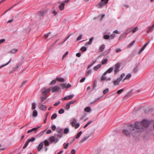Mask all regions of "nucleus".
I'll return each instance as SVG.
<instances>
[{
  "mask_svg": "<svg viewBox=\"0 0 154 154\" xmlns=\"http://www.w3.org/2000/svg\"><path fill=\"white\" fill-rule=\"evenodd\" d=\"M150 124L149 121L146 119H143L141 122H137L134 125V128H131V133H139L143 131L145 128L147 127Z\"/></svg>",
  "mask_w": 154,
  "mask_h": 154,
  "instance_id": "obj_1",
  "label": "nucleus"
},
{
  "mask_svg": "<svg viewBox=\"0 0 154 154\" xmlns=\"http://www.w3.org/2000/svg\"><path fill=\"white\" fill-rule=\"evenodd\" d=\"M109 0H101L99 2L96 6L98 8H101L108 3Z\"/></svg>",
  "mask_w": 154,
  "mask_h": 154,
  "instance_id": "obj_2",
  "label": "nucleus"
},
{
  "mask_svg": "<svg viewBox=\"0 0 154 154\" xmlns=\"http://www.w3.org/2000/svg\"><path fill=\"white\" fill-rule=\"evenodd\" d=\"M131 128H134V127H132V126H131L130 127V128H129V130L130 131V132L128 131V130H123L122 132L123 133H124L126 135L128 136L130 134V133L132 134V135L134 136H135L136 135H139V133H137V132H136L135 133H134L133 134H132L131 133Z\"/></svg>",
  "mask_w": 154,
  "mask_h": 154,
  "instance_id": "obj_3",
  "label": "nucleus"
},
{
  "mask_svg": "<svg viewBox=\"0 0 154 154\" xmlns=\"http://www.w3.org/2000/svg\"><path fill=\"white\" fill-rule=\"evenodd\" d=\"M35 140V139L34 137H32L31 139H29L27 140V141L25 143L24 145L23 146V149L25 148L29 144V143L30 142H33Z\"/></svg>",
  "mask_w": 154,
  "mask_h": 154,
  "instance_id": "obj_4",
  "label": "nucleus"
},
{
  "mask_svg": "<svg viewBox=\"0 0 154 154\" xmlns=\"http://www.w3.org/2000/svg\"><path fill=\"white\" fill-rule=\"evenodd\" d=\"M115 69L114 70V74H116L119 71L120 68V64L119 63H118L115 65Z\"/></svg>",
  "mask_w": 154,
  "mask_h": 154,
  "instance_id": "obj_5",
  "label": "nucleus"
},
{
  "mask_svg": "<svg viewBox=\"0 0 154 154\" xmlns=\"http://www.w3.org/2000/svg\"><path fill=\"white\" fill-rule=\"evenodd\" d=\"M51 91V88L46 89L45 88H43L42 90V93L45 95Z\"/></svg>",
  "mask_w": 154,
  "mask_h": 154,
  "instance_id": "obj_6",
  "label": "nucleus"
},
{
  "mask_svg": "<svg viewBox=\"0 0 154 154\" xmlns=\"http://www.w3.org/2000/svg\"><path fill=\"white\" fill-rule=\"evenodd\" d=\"M60 85L61 87L63 89H64L65 88H67L71 87V85L69 84H66L65 83H61L60 84Z\"/></svg>",
  "mask_w": 154,
  "mask_h": 154,
  "instance_id": "obj_7",
  "label": "nucleus"
},
{
  "mask_svg": "<svg viewBox=\"0 0 154 154\" xmlns=\"http://www.w3.org/2000/svg\"><path fill=\"white\" fill-rule=\"evenodd\" d=\"M38 106L41 110H45L47 109L46 106L45 105H42L41 103H39Z\"/></svg>",
  "mask_w": 154,
  "mask_h": 154,
  "instance_id": "obj_8",
  "label": "nucleus"
},
{
  "mask_svg": "<svg viewBox=\"0 0 154 154\" xmlns=\"http://www.w3.org/2000/svg\"><path fill=\"white\" fill-rule=\"evenodd\" d=\"M121 81L120 79L118 78L115 80L113 81L112 82L113 83L114 85L116 86L118 85Z\"/></svg>",
  "mask_w": 154,
  "mask_h": 154,
  "instance_id": "obj_9",
  "label": "nucleus"
},
{
  "mask_svg": "<svg viewBox=\"0 0 154 154\" xmlns=\"http://www.w3.org/2000/svg\"><path fill=\"white\" fill-rule=\"evenodd\" d=\"M60 89V88L59 86H55L52 88L51 91L52 92L54 93L58 91Z\"/></svg>",
  "mask_w": 154,
  "mask_h": 154,
  "instance_id": "obj_10",
  "label": "nucleus"
},
{
  "mask_svg": "<svg viewBox=\"0 0 154 154\" xmlns=\"http://www.w3.org/2000/svg\"><path fill=\"white\" fill-rule=\"evenodd\" d=\"M47 12V11L46 10H44L39 12L38 14V15L39 17H41L43 16Z\"/></svg>",
  "mask_w": 154,
  "mask_h": 154,
  "instance_id": "obj_11",
  "label": "nucleus"
},
{
  "mask_svg": "<svg viewBox=\"0 0 154 154\" xmlns=\"http://www.w3.org/2000/svg\"><path fill=\"white\" fill-rule=\"evenodd\" d=\"M44 144V142L43 141H42L38 145V147L37 149L38 151H40L41 149L42 148Z\"/></svg>",
  "mask_w": 154,
  "mask_h": 154,
  "instance_id": "obj_12",
  "label": "nucleus"
},
{
  "mask_svg": "<svg viewBox=\"0 0 154 154\" xmlns=\"http://www.w3.org/2000/svg\"><path fill=\"white\" fill-rule=\"evenodd\" d=\"M40 127H41V126H39L38 127L33 128L31 129H30V130H28L27 131V133H29L32 132L33 131L35 132V131H36L37 129H38V128H40Z\"/></svg>",
  "mask_w": 154,
  "mask_h": 154,
  "instance_id": "obj_13",
  "label": "nucleus"
},
{
  "mask_svg": "<svg viewBox=\"0 0 154 154\" xmlns=\"http://www.w3.org/2000/svg\"><path fill=\"white\" fill-rule=\"evenodd\" d=\"M74 95L73 94L70 95L68 96H66V97H64L62 99V100H69L72 99L74 97Z\"/></svg>",
  "mask_w": 154,
  "mask_h": 154,
  "instance_id": "obj_14",
  "label": "nucleus"
},
{
  "mask_svg": "<svg viewBox=\"0 0 154 154\" xmlns=\"http://www.w3.org/2000/svg\"><path fill=\"white\" fill-rule=\"evenodd\" d=\"M149 43V42H148L143 46L141 48L140 51L138 53L139 54H140L142 52V51L144 50V49L146 47L147 45H148Z\"/></svg>",
  "mask_w": 154,
  "mask_h": 154,
  "instance_id": "obj_15",
  "label": "nucleus"
},
{
  "mask_svg": "<svg viewBox=\"0 0 154 154\" xmlns=\"http://www.w3.org/2000/svg\"><path fill=\"white\" fill-rule=\"evenodd\" d=\"M49 140L51 142L53 143L56 141V138L54 136L50 137L49 138Z\"/></svg>",
  "mask_w": 154,
  "mask_h": 154,
  "instance_id": "obj_16",
  "label": "nucleus"
},
{
  "mask_svg": "<svg viewBox=\"0 0 154 154\" xmlns=\"http://www.w3.org/2000/svg\"><path fill=\"white\" fill-rule=\"evenodd\" d=\"M90 136V135H89L88 136H85L84 138H82L81 140L80 141L79 143H82L84 141H85V140H87Z\"/></svg>",
  "mask_w": 154,
  "mask_h": 154,
  "instance_id": "obj_17",
  "label": "nucleus"
},
{
  "mask_svg": "<svg viewBox=\"0 0 154 154\" xmlns=\"http://www.w3.org/2000/svg\"><path fill=\"white\" fill-rule=\"evenodd\" d=\"M106 75V72H104L102 75L101 76V80L102 81H103L104 80H106V77H105V75Z\"/></svg>",
  "mask_w": 154,
  "mask_h": 154,
  "instance_id": "obj_18",
  "label": "nucleus"
},
{
  "mask_svg": "<svg viewBox=\"0 0 154 154\" xmlns=\"http://www.w3.org/2000/svg\"><path fill=\"white\" fill-rule=\"evenodd\" d=\"M65 3H62L59 6L60 10H63L64 8Z\"/></svg>",
  "mask_w": 154,
  "mask_h": 154,
  "instance_id": "obj_19",
  "label": "nucleus"
},
{
  "mask_svg": "<svg viewBox=\"0 0 154 154\" xmlns=\"http://www.w3.org/2000/svg\"><path fill=\"white\" fill-rule=\"evenodd\" d=\"M76 123V120L75 119H73L72 121L71 122V124L74 127L75 126Z\"/></svg>",
  "mask_w": 154,
  "mask_h": 154,
  "instance_id": "obj_20",
  "label": "nucleus"
},
{
  "mask_svg": "<svg viewBox=\"0 0 154 154\" xmlns=\"http://www.w3.org/2000/svg\"><path fill=\"white\" fill-rule=\"evenodd\" d=\"M21 65V64H19L17 65L16 66L14 67L13 68V71H15L18 70V69L20 67Z\"/></svg>",
  "mask_w": 154,
  "mask_h": 154,
  "instance_id": "obj_21",
  "label": "nucleus"
},
{
  "mask_svg": "<svg viewBox=\"0 0 154 154\" xmlns=\"http://www.w3.org/2000/svg\"><path fill=\"white\" fill-rule=\"evenodd\" d=\"M56 80L60 82H63L65 81L64 79L62 78L57 77L56 78Z\"/></svg>",
  "mask_w": 154,
  "mask_h": 154,
  "instance_id": "obj_22",
  "label": "nucleus"
},
{
  "mask_svg": "<svg viewBox=\"0 0 154 154\" xmlns=\"http://www.w3.org/2000/svg\"><path fill=\"white\" fill-rule=\"evenodd\" d=\"M101 66L100 64H98L96 66H95L93 68V69L95 71H97L99 68H100Z\"/></svg>",
  "mask_w": 154,
  "mask_h": 154,
  "instance_id": "obj_23",
  "label": "nucleus"
},
{
  "mask_svg": "<svg viewBox=\"0 0 154 154\" xmlns=\"http://www.w3.org/2000/svg\"><path fill=\"white\" fill-rule=\"evenodd\" d=\"M131 76V75L130 73L128 74L123 79L122 81L124 82L125 80L129 79Z\"/></svg>",
  "mask_w": 154,
  "mask_h": 154,
  "instance_id": "obj_24",
  "label": "nucleus"
},
{
  "mask_svg": "<svg viewBox=\"0 0 154 154\" xmlns=\"http://www.w3.org/2000/svg\"><path fill=\"white\" fill-rule=\"evenodd\" d=\"M105 48V45H102L100 46L99 48V51L102 52L103 51Z\"/></svg>",
  "mask_w": 154,
  "mask_h": 154,
  "instance_id": "obj_25",
  "label": "nucleus"
},
{
  "mask_svg": "<svg viewBox=\"0 0 154 154\" xmlns=\"http://www.w3.org/2000/svg\"><path fill=\"white\" fill-rule=\"evenodd\" d=\"M113 68L112 67H111L106 72H106V74L107 73H110L113 70Z\"/></svg>",
  "mask_w": 154,
  "mask_h": 154,
  "instance_id": "obj_26",
  "label": "nucleus"
},
{
  "mask_svg": "<svg viewBox=\"0 0 154 154\" xmlns=\"http://www.w3.org/2000/svg\"><path fill=\"white\" fill-rule=\"evenodd\" d=\"M11 60V59H10V60L8 63H6L5 64L2 65L1 66H0V69L4 67V66H7L8 64L10 63Z\"/></svg>",
  "mask_w": 154,
  "mask_h": 154,
  "instance_id": "obj_27",
  "label": "nucleus"
},
{
  "mask_svg": "<svg viewBox=\"0 0 154 154\" xmlns=\"http://www.w3.org/2000/svg\"><path fill=\"white\" fill-rule=\"evenodd\" d=\"M38 115V112L36 110H34L32 112V116L36 117Z\"/></svg>",
  "mask_w": 154,
  "mask_h": 154,
  "instance_id": "obj_28",
  "label": "nucleus"
},
{
  "mask_svg": "<svg viewBox=\"0 0 154 154\" xmlns=\"http://www.w3.org/2000/svg\"><path fill=\"white\" fill-rule=\"evenodd\" d=\"M91 109L89 106H88L85 107V111L87 112H89L91 111Z\"/></svg>",
  "mask_w": 154,
  "mask_h": 154,
  "instance_id": "obj_29",
  "label": "nucleus"
},
{
  "mask_svg": "<svg viewBox=\"0 0 154 154\" xmlns=\"http://www.w3.org/2000/svg\"><path fill=\"white\" fill-rule=\"evenodd\" d=\"M17 51V49L14 48L12 49L10 52L12 54H14L16 53Z\"/></svg>",
  "mask_w": 154,
  "mask_h": 154,
  "instance_id": "obj_30",
  "label": "nucleus"
},
{
  "mask_svg": "<svg viewBox=\"0 0 154 154\" xmlns=\"http://www.w3.org/2000/svg\"><path fill=\"white\" fill-rule=\"evenodd\" d=\"M107 61L108 59L106 58H105L102 60L101 63L103 65L107 63Z\"/></svg>",
  "mask_w": 154,
  "mask_h": 154,
  "instance_id": "obj_31",
  "label": "nucleus"
},
{
  "mask_svg": "<svg viewBox=\"0 0 154 154\" xmlns=\"http://www.w3.org/2000/svg\"><path fill=\"white\" fill-rule=\"evenodd\" d=\"M36 104L35 103H33L32 104V109L34 110L36 108Z\"/></svg>",
  "mask_w": 154,
  "mask_h": 154,
  "instance_id": "obj_32",
  "label": "nucleus"
},
{
  "mask_svg": "<svg viewBox=\"0 0 154 154\" xmlns=\"http://www.w3.org/2000/svg\"><path fill=\"white\" fill-rule=\"evenodd\" d=\"M56 79L53 80L49 83V85H52L55 84L56 83Z\"/></svg>",
  "mask_w": 154,
  "mask_h": 154,
  "instance_id": "obj_33",
  "label": "nucleus"
},
{
  "mask_svg": "<svg viewBox=\"0 0 154 154\" xmlns=\"http://www.w3.org/2000/svg\"><path fill=\"white\" fill-rule=\"evenodd\" d=\"M57 114L56 113H54L51 116V119H54L57 117Z\"/></svg>",
  "mask_w": 154,
  "mask_h": 154,
  "instance_id": "obj_34",
  "label": "nucleus"
},
{
  "mask_svg": "<svg viewBox=\"0 0 154 154\" xmlns=\"http://www.w3.org/2000/svg\"><path fill=\"white\" fill-rule=\"evenodd\" d=\"M153 30V29H152V27H151V26H150L148 28L146 32L147 33H149L150 31L152 30Z\"/></svg>",
  "mask_w": 154,
  "mask_h": 154,
  "instance_id": "obj_35",
  "label": "nucleus"
},
{
  "mask_svg": "<svg viewBox=\"0 0 154 154\" xmlns=\"http://www.w3.org/2000/svg\"><path fill=\"white\" fill-rule=\"evenodd\" d=\"M44 142L45 145L46 146H48L49 145V142L47 140H45Z\"/></svg>",
  "mask_w": 154,
  "mask_h": 154,
  "instance_id": "obj_36",
  "label": "nucleus"
},
{
  "mask_svg": "<svg viewBox=\"0 0 154 154\" xmlns=\"http://www.w3.org/2000/svg\"><path fill=\"white\" fill-rule=\"evenodd\" d=\"M138 30V28L137 27H135L134 29L132 28V32L134 33L137 31Z\"/></svg>",
  "mask_w": 154,
  "mask_h": 154,
  "instance_id": "obj_37",
  "label": "nucleus"
},
{
  "mask_svg": "<svg viewBox=\"0 0 154 154\" xmlns=\"http://www.w3.org/2000/svg\"><path fill=\"white\" fill-rule=\"evenodd\" d=\"M92 122L91 121H90L88 122L83 127L84 128H86Z\"/></svg>",
  "mask_w": 154,
  "mask_h": 154,
  "instance_id": "obj_38",
  "label": "nucleus"
},
{
  "mask_svg": "<svg viewBox=\"0 0 154 154\" xmlns=\"http://www.w3.org/2000/svg\"><path fill=\"white\" fill-rule=\"evenodd\" d=\"M82 131H80L77 135L76 137H75V138L76 139H78V138H79V137H80V135H81V134H82Z\"/></svg>",
  "mask_w": 154,
  "mask_h": 154,
  "instance_id": "obj_39",
  "label": "nucleus"
},
{
  "mask_svg": "<svg viewBox=\"0 0 154 154\" xmlns=\"http://www.w3.org/2000/svg\"><path fill=\"white\" fill-rule=\"evenodd\" d=\"M109 89L108 88H107L103 91V94L104 95H105L107 93L109 92Z\"/></svg>",
  "mask_w": 154,
  "mask_h": 154,
  "instance_id": "obj_40",
  "label": "nucleus"
},
{
  "mask_svg": "<svg viewBox=\"0 0 154 154\" xmlns=\"http://www.w3.org/2000/svg\"><path fill=\"white\" fill-rule=\"evenodd\" d=\"M83 36V35L82 34H81L76 39V41H79L80 40H81Z\"/></svg>",
  "mask_w": 154,
  "mask_h": 154,
  "instance_id": "obj_41",
  "label": "nucleus"
},
{
  "mask_svg": "<svg viewBox=\"0 0 154 154\" xmlns=\"http://www.w3.org/2000/svg\"><path fill=\"white\" fill-rule=\"evenodd\" d=\"M64 112V109L63 108L61 109H60L59 110L58 113L60 114H62Z\"/></svg>",
  "mask_w": 154,
  "mask_h": 154,
  "instance_id": "obj_42",
  "label": "nucleus"
},
{
  "mask_svg": "<svg viewBox=\"0 0 154 154\" xmlns=\"http://www.w3.org/2000/svg\"><path fill=\"white\" fill-rule=\"evenodd\" d=\"M80 50L82 51L85 52L86 51L87 48L83 46L81 48Z\"/></svg>",
  "mask_w": 154,
  "mask_h": 154,
  "instance_id": "obj_43",
  "label": "nucleus"
},
{
  "mask_svg": "<svg viewBox=\"0 0 154 154\" xmlns=\"http://www.w3.org/2000/svg\"><path fill=\"white\" fill-rule=\"evenodd\" d=\"M135 42V41H132V42H131V43L130 44H129L128 45V48L130 47L131 46H132L134 44Z\"/></svg>",
  "mask_w": 154,
  "mask_h": 154,
  "instance_id": "obj_44",
  "label": "nucleus"
},
{
  "mask_svg": "<svg viewBox=\"0 0 154 154\" xmlns=\"http://www.w3.org/2000/svg\"><path fill=\"white\" fill-rule=\"evenodd\" d=\"M69 131V130L68 128H65L63 131V133L64 134H67L68 133Z\"/></svg>",
  "mask_w": 154,
  "mask_h": 154,
  "instance_id": "obj_45",
  "label": "nucleus"
},
{
  "mask_svg": "<svg viewBox=\"0 0 154 154\" xmlns=\"http://www.w3.org/2000/svg\"><path fill=\"white\" fill-rule=\"evenodd\" d=\"M131 32H132V28H130L128 29L126 31V34H128L130 33Z\"/></svg>",
  "mask_w": 154,
  "mask_h": 154,
  "instance_id": "obj_46",
  "label": "nucleus"
},
{
  "mask_svg": "<svg viewBox=\"0 0 154 154\" xmlns=\"http://www.w3.org/2000/svg\"><path fill=\"white\" fill-rule=\"evenodd\" d=\"M109 35H105L103 36V38L106 39H109Z\"/></svg>",
  "mask_w": 154,
  "mask_h": 154,
  "instance_id": "obj_47",
  "label": "nucleus"
},
{
  "mask_svg": "<svg viewBox=\"0 0 154 154\" xmlns=\"http://www.w3.org/2000/svg\"><path fill=\"white\" fill-rule=\"evenodd\" d=\"M100 98V97H99L98 98H97V99H95L93 102H91L90 103V104H93V103H95L96 101H97Z\"/></svg>",
  "mask_w": 154,
  "mask_h": 154,
  "instance_id": "obj_48",
  "label": "nucleus"
},
{
  "mask_svg": "<svg viewBox=\"0 0 154 154\" xmlns=\"http://www.w3.org/2000/svg\"><path fill=\"white\" fill-rule=\"evenodd\" d=\"M70 106V105L68 103L66 106V109L68 110L69 109Z\"/></svg>",
  "mask_w": 154,
  "mask_h": 154,
  "instance_id": "obj_49",
  "label": "nucleus"
},
{
  "mask_svg": "<svg viewBox=\"0 0 154 154\" xmlns=\"http://www.w3.org/2000/svg\"><path fill=\"white\" fill-rule=\"evenodd\" d=\"M123 91H124V90L123 89H120V90H118L117 91V93L118 94H121Z\"/></svg>",
  "mask_w": 154,
  "mask_h": 154,
  "instance_id": "obj_50",
  "label": "nucleus"
},
{
  "mask_svg": "<svg viewBox=\"0 0 154 154\" xmlns=\"http://www.w3.org/2000/svg\"><path fill=\"white\" fill-rule=\"evenodd\" d=\"M76 102V100H73V101H70L69 103H68L70 105L71 104H73L74 103Z\"/></svg>",
  "mask_w": 154,
  "mask_h": 154,
  "instance_id": "obj_51",
  "label": "nucleus"
},
{
  "mask_svg": "<svg viewBox=\"0 0 154 154\" xmlns=\"http://www.w3.org/2000/svg\"><path fill=\"white\" fill-rule=\"evenodd\" d=\"M125 74L124 73H122L120 77L119 78L121 79V80H122L123 78L125 76Z\"/></svg>",
  "mask_w": 154,
  "mask_h": 154,
  "instance_id": "obj_52",
  "label": "nucleus"
},
{
  "mask_svg": "<svg viewBox=\"0 0 154 154\" xmlns=\"http://www.w3.org/2000/svg\"><path fill=\"white\" fill-rule=\"evenodd\" d=\"M52 13L54 14V16H55L57 14V12L55 10L52 11Z\"/></svg>",
  "mask_w": 154,
  "mask_h": 154,
  "instance_id": "obj_53",
  "label": "nucleus"
},
{
  "mask_svg": "<svg viewBox=\"0 0 154 154\" xmlns=\"http://www.w3.org/2000/svg\"><path fill=\"white\" fill-rule=\"evenodd\" d=\"M115 37V35L114 34H112L109 36V39H113Z\"/></svg>",
  "mask_w": 154,
  "mask_h": 154,
  "instance_id": "obj_54",
  "label": "nucleus"
},
{
  "mask_svg": "<svg viewBox=\"0 0 154 154\" xmlns=\"http://www.w3.org/2000/svg\"><path fill=\"white\" fill-rule=\"evenodd\" d=\"M56 127L55 125H54L52 126L51 129L53 131H55L56 129Z\"/></svg>",
  "mask_w": 154,
  "mask_h": 154,
  "instance_id": "obj_55",
  "label": "nucleus"
},
{
  "mask_svg": "<svg viewBox=\"0 0 154 154\" xmlns=\"http://www.w3.org/2000/svg\"><path fill=\"white\" fill-rule=\"evenodd\" d=\"M12 19H11V20H10L8 21V22H7L8 23H11L14 21V20H13L14 17H12Z\"/></svg>",
  "mask_w": 154,
  "mask_h": 154,
  "instance_id": "obj_56",
  "label": "nucleus"
},
{
  "mask_svg": "<svg viewBox=\"0 0 154 154\" xmlns=\"http://www.w3.org/2000/svg\"><path fill=\"white\" fill-rule=\"evenodd\" d=\"M26 82H27V81L26 80L23 81L21 83V85L20 86V88L25 83H26Z\"/></svg>",
  "mask_w": 154,
  "mask_h": 154,
  "instance_id": "obj_57",
  "label": "nucleus"
},
{
  "mask_svg": "<svg viewBox=\"0 0 154 154\" xmlns=\"http://www.w3.org/2000/svg\"><path fill=\"white\" fill-rule=\"evenodd\" d=\"M96 62V60H94V61H93L92 62L91 64H90V65L89 66V67H91V66H92L93 65H94L95 63Z\"/></svg>",
  "mask_w": 154,
  "mask_h": 154,
  "instance_id": "obj_58",
  "label": "nucleus"
},
{
  "mask_svg": "<svg viewBox=\"0 0 154 154\" xmlns=\"http://www.w3.org/2000/svg\"><path fill=\"white\" fill-rule=\"evenodd\" d=\"M60 101H59L58 102L54 104V106H56L58 105L60 103Z\"/></svg>",
  "mask_w": 154,
  "mask_h": 154,
  "instance_id": "obj_59",
  "label": "nucleus"
},
{
  "mask_svg": "<svg viewBox=\"0 0 154 154\" xmlns=\"http://www.w3.org/2000/svg\"><path fill=\"white\" fill-rule=\"evenodd\" d=\"M80 126V124L79 123H78L76 125H75V128H78Z\"/></svg>",
  "mask_w": 154,
  "mask_h": 154,
  "instance_id": "obj_60",
  "label": "nucleus"
},
{
  "mask_svg": "<svg viewBox=\"0 0 154 154\" xmlns=\"http://www.w3.org/2000/svg\"><path fill=\"white\" fill-rule=\"evenodd\" d=\"M45 131H46V130H45L43 131H42L39 134V135H40V136L44 134V133Z\"/></svg>",
  "mask_w": 154,
  "mask_h": 154,
  "instance_id": "obj_61",
  "label": "nucleus"
},
{
  "mask_svg": "<svg viewBox=\"0 0 154 154\" xmlns=\"http://www.w3.org/2000/svg\"><path fill=\"white\" fill-rule=\"evenodd\" d=\"M62 130H63L62 129L57 128V131L58 132H59V133L61 132L62 131Z\"/></svg>",
  "mask_w": 154,
  "mask_h": 154,
  "instance_id": "obj_62",
  "label": "nucleus"
},
{
  "mask_svg": "<svg viewBox=\"0 0 154 154\" xmlns=\"http://www.w3.org/2000/svg\"><path fill=\"white\" fill-rule=\"evenodd\" d=\"M46 97H42L41 99V102H42L44 101L46 98Z\"/></svg>",
  "mask_w": 154,
  "mask_h": 154,
  "instance_id": "obj_63",
  "label": "nucleus"
},
{
  "mask_svg": "<svg viewBox=\"0 0 154 154\" xmlns=\"http://www.w3.org/2000/svg\"><path fill=\"white\" fill-rule=\"evenodd\" d=\"M85 77H83L80 81V82H84V81L85 80Z\"/></svg>",
  "mask_w": 154,
  "mask_h": 154,
  "instance_id": "obj_64",
  "label": "nucleus"
}]
</instances>
